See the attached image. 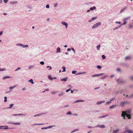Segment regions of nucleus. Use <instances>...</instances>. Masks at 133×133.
Returning a JSON list of instances; mask_svg holds the SVG:
<instances>
[{
    "instance_id": "obj_1",
    "label": "nucleus",
    "mask_w": 133,
    "mask_h": 133,
    "mask_svg": "<svg viewBox=\"0 0 133 133\" xmlns=\"http://www.w3.org/2000/svg\"><path fill=\"white\" fill-rule=\"evenodd\" d=\"M119 79H117V83L119 84H123L126 83V81H125L121 79L119 81Z\"/></svg>"
},
{
    "instance_id": "obj_2",
    "label": "nucleus",
    "mask_w": 133,
    "mask_h": 133,
    "mask_svg": "<svg viewBox=\"0 0 133 133\" xmlns=\"http://www.w3.org/2000/svg\"><path fill=\"white\" fill-rule=\"evenodd\" d=\"M101 24V22H98L96 24H95L92 27V29L95 28L98 26L100 25Z\"/></svg>"
},
{
    "instance_id": "obj_3",
    "label": "nucleus",
    "mask_w": 133,
    "mask_h": 133,
    "mask_svg": "<svg viewBox=\"0 0 133 133\" xmlns=\"http://www.w3.org/2000/svg\"><path fill=\"white\" fill-rule=\"evenodd\" d=\"M61 23L63 25L65 26L66 28L67 29L68 26V24L64 22H62Z\"/></svg>"
},
{
    "instance_id": "obj_4",
    "label": "nucleus",
    "mask_w": 133,
    "mask_h": 133,
    "mask_svg": "<svg viewBox=\"0 0 133 133\" xmlns=\"http://www.w3.org/2000/svg\"><path fill=\"white\" fill-rule=\"evenodd\" d=\"M126 113L124 112L123 111H122V114L121 116L123 117L124 119H126L125 118V116H126Z\"/></svg>"
},
{
    "instance_id": "obj_5",
    "label": "nucleus",
    "mask_w": 133,
    "mask_h": 133,
    "mask_svg": "<svg viewBox=\"0 0 133 133\" xmlns=\"http://www.w3.org/2000/svg\"><path fill=\"white\" fill-rule=\"evenodd\" d=\"M4 127H3V129H14L13 128H9V127L8 126H4Z\"/></svg>"
},
{
    "instance_id": "obj_6",
    "label": "nucleus",
    "mask_w": 133,
    "mask_h": 133,
    "mask_svg": "<svg viewBox=\"0 0 133 133\" xmlns=\"http://www.w3.org/2000/svg\"><path fill=\"white\" fill-rule=\"evenodd\" d=\"M128 103V102H122L120 103V105L122 107H123L124 106V104Z\"/></svg>"
},
{
    "instance_id": "obj_7",
    "label": "nucleus",
    "mask_w": 133,
    "mask_h": 133,
    "mask_svg": "<svg viewBox=\"0 0 133 133\" xmlns=\"http://www.w3.org/2000/svg\"><path fill=\"white\" fill-rule=\"evenodd\" d=\"M128 132V133H133V131L131 130H129L128 131H125L124 133Z\"/></svg>"
},
{
    "instance_id": "obj_8",
    "label": "nucleus",
    "mask_w": 133,
    "mask_h": 133,
    "mask_svg": "<svg viewBox=\"0 0 133 133\" xmlns=\"http://www.w3.org/2000/svg\"><path fill=\"white\" fill-rule=\"evenodd\" d=\"M11 78V77L10 76H6L4 77L2 79H5L6 78Z\"/></svg>"
},
{
    "instance_id": "obj_9",
    "label": "nucleus",
    "mask_w": 133,
    "mask_h": 133,
    "mask_svg": "<svg viewBox=\"0 0 133 133\" xmlns=\"http://www.w3.org/2000/svg\"><path fill=\"white\" fill-rule=\"evenodd\" d=\"M131 56H127L125 57V59L126 60H130L131 59Z\"/></svg>"
},
{
    "instance_id": "obj_10",
    "label": "nucleus",
    "mask_w": 133,
    "mask_h": 133,
    "mask_svg": "<svg viewBox=\"0 0 133 133\" xmlns=\"http://www.w3.org/2000/svg\"><path fill=\"white\" fill-rule=\"evenodd\" d=\"M84 101L81 100H77L75 101L73 103H75L77 102H81Z\"/></svg>"
},
{
    "instance_id": "obj_11",
    "label": "nucleus",
    "mask_w": 133,
    "mask_h": 133,
    "mask_svg": "<svg viewBox=\"0 0 133 133\" xmlns=\"http://www.w3.org/2000/svg\"><path fill=\"white\" fill-rule=\"evenodd\" d=\"M119 130L118 129L116 130H114L112 133H118V132L119 131Z\"/></svg>"
},
{
    "instance_id": "obj_12",
    "label": "nucleus",
    "mask_w": 133,
    "mask_h": 133,
    "mask_svg": "<svg viewBox=\"0 0 133 133\" xmlns=\"http://www.w3.org/2000/svg\"><path fill=\"white\" fill-rule=\"evenodd\" d=\"M96 7L95 6H94L92 7H91L90 8V10H93L94 9H96Z\"/></svg>"
},
{
    "instance_id": "obj_13",
    "label": "nucleus",
    "mask_w": 133,
    "mask_h": 133,
    "mask_svg": "<svg viewBox=\"0 0 133 133\" xmlns=\"http://www.w3.org/2000/svg\"><path fill=\"white\" fill-rule=\"evenodd\" d=\"M104 102H105V101H100V102H98L96 104L97 105L100 104H101L102 103Z\"/></svg>"
},
{
    "instance_id": "obj_14",
    "label": "nucleus",
    "mask_w": 133,
    "mask_h": 133,
    "mask_svg": "<svg viewBox=\"0 0 133 133\" xmlns=\"http://www.w3.org/2000/svg\"><path fill=\"white\" fill-rule=\"evenodd\" d=\"M85 73V72H79V73H77L75 75H81V74H84Z\"/></svg>"
},
{
    "instance_id": "obj_15",
    "label": "nucleus",
    "mask_w": 133,
    "mask_h": 133,
    "mask_svg": "<svg viewBox=\"0 0 133 133\" xmlns=\"http://www.w3.org/2000/svg\"><path fill=\"white\" fill-rule=\"evenodd\" d=\"M67 79H68V78H63V79H61V81H64L65 82L67 81Z\"/></svg>"
},
{
    "instance_id": "obj_16",
    "label": "nucleus",
    "mask_w": 133,
    "mask_h": 133,
    "mask_svg": "<svg viewBox=\"0 0 133 133\" xmlns=\"http://www.w3.org/2000/svg\"><path fill=\"white\" fill-rule=\"evenodd\" d=\"M64 94V92H61L60 94H58V96H63V95Z\"/></svg>"
},
{
    "instance_id": "obj_17",
    "label": "nucleus",
    "mask_w": 133,
    "mask_h": 133,
    "mask_svg": "<svg viewBox=\"0 0 133 133\" xmlns=\"http://www.w3.org/2000/svg\"><path fill=\"white\" fill-rule=\"evenodd\" d=\"M57 51L56 52H61V49L59 47H58L57 48Z\"/></svg>"
},
{
    "instance_id": "obj_18",
    "label": "nucleus",
    "mask_w": 133,
    "mask_h": 133,
    "mask_svg": "<svg viewBox=\"0 0 133 133\" xmlns=\"http://www.w3.org/2000/svg\"><path fill=\"white\" fill-rule=\"evenodd\" d=\"M12 124H13L15 125H19L20 124V123H11Z\"/></svg>"
},
{
    "instance_id": "obj_19",
    "label": "nucleus",
    "mask_w": 133,
    "mask_h": 133,
    "mask_svg": "<svg viewBox=\"0 0 133 133\" xmlns=\"http://www.w3.org/2000/svg\"><path fill=\"white\" fill-rule=\"evenodd\" d=\"M48 78L51 81L53 80V78L50 75H49L48 76Z\"/></svg>"
},
{
    "instance_id": "obj_20",
    "label": "nucleus",
    "mask_w": 133,
    "mask_h": 133,
    "mask_svg": "<svg viewBox=\"0 0 133 133\" xmlns=\"http://www.w3.org/2000/svg\"><path fill=\"white\" fill-rule=\"evenodd\" d=\"M14 105V104H10L9 105H10V107H8L7 108V109H11V108Z\"/></svg>"
},
{
    "instance_id": "obj_21",
    "label": "nucleus",
    "mask_w": 133,
    "mask_h": 133,
    "mask_svg": "<svg viewBox=\"0 0 133 133\" xmlns=\"http://www.w3.org/2000/svg\"><path fill=\"white\" fill-rule=\"evenodd\" d=\"M126 117H127L128 119H130L131 118V116L130 115H128L127 114H126Z\"/></svg>"
},
{
    "instance_id": "obj_22",
    "label": "nucleus",
    "mask_w": 133,
    "mask_h": 133,
    "mask_svg": "<svg viewBox=\"0 0 133 133\" xmlns=\"http://www.w3.org/2000/svg\"><path fill=\"white\" fill-rule=\"evenodd\" d=\"M28 82H30L32 84H34V82L33 81V80L32 79H31L29 81H28Z\"/></svg>"
},
{
    "instance_id": "obj_23",
    "label": "nucleus",
    "mask_w": 133,
    "mask_h": 133,
    "mask_svg": "<svg viewBox=\"0 0 133 133\" xmlns=\"http://www.w3.org/2000/svg\"><path fill=\"white\" fill-rule=\"evenodd\" d=\"M17 3V1H14L13 2H10V4H16Z\"/></svg>"
},
{
    "instance_id": "obj_24",
    "label": "nucleus",
    "mask_w": 133,
    "mask_h": 133,
    "mask_svg": "<svg viewBox=\"0 0 133 133\" xmlns=\"http://www.w3.org/2000/svg\"><path fill=\"white\" fill-rule=\"evenodd\" d=\"M116 106V105H113L109 107V108L110 109H112Z\"/></svg>"
},
{
    "instance_id": "obj_25",
    "label": "nucleus",
    "mask_w": 133,
    "mask_h": 133,
    "mask_svg": "<svg viewBox=\"0 0 133 133\" xmlns=\"http://www.w3.org/2000/svg\"><path fill=\"white\" fill-rule=\"evenodd\" d=\"M100 45L99 44L97 46V48L98 50H99L100 49Z\"/></svg>"
},
{
    "instance_id": "obj_26",
    "label": "nucleus",
    "mask_w": 133,
    "mask_h": 133,
    "mask_svg": "<svg viewBox=\"0 0 133 133\" xmlns=\"http://www.w3.org/2000/svg\"><path fill=\"white\" fill-rule=\"evenodd\" d=\"M127 8V6H126L125 7H124L123 9L122 10L120 11V13H121L124 10L126 9Z\"/></svg>"
},
{
    "instance_id": "obj_27",
    "label": "nucleus",
    "mask_w": 133,
    "mask_h": 133,
    "mask_svg": "<svg viewBox=\"0 0 133 133\" xmlns=\"http://www.w3.org/2000/svg\"><path fill=\"white\" fill-rule=\"evenodd\" d=\"M107 76H108L107 75H106L105 76L102 77L101 78L102 79H105L106 78V77Z\"/></svg>"
},
{
    "instance_id": "obj_28",
    "label": "nucleus",
    "mask_w": 133,
    "mask_h": 133,
    "mask_svg": "<svg viewBox=\"0 0 133 133\" xmlns=\"http://www.w3.org/2000/svg\"><path fill=\"white\" fill-rule=\"evenodd\" d=\"M55 126L53 125H52V126H49L48 127H47V129L48 128H51L53 127H55Z\"/></svg>"
},
{
    "instance_id": "obj_29",
    "label": "nucleus",
    "mask_w": 133,
    "mask_h": 133,
    "mask_svg": "<svg viewBox=\"0 0 133 133\" xmlns=\"http://www.w3.org/2000/svg\"><path fill=\"white\" fill-rule=\"evenodd\" d=\"M78 130V129H74L71 132V133H72L74 132L77 131Z\"/></svg>"
},
{
    "instance_id": "obj_30",
    "label": "nucleus",
    "mask_w": 133,
    "mask_h": 133,
    "mask_svg": "<svg viewBox=\"0 0 133 133\" xmlns=\"http://www.w3.org/2000/svg\"><path fill=\"white\" fill-rule=\"evenodd\" d=\"M105 126L104 125H100V128H105Z\"/></svg>"
},
{
    "instance_id": "obj_31",
    "label": "nucleus",
    "mask_w": 133,
    "mask_h": 133,
    "mask_svg": "<svg viewBox=\"0 0 133 133\" xmlns=\"http://www.w3.org/2000/svg\"><path fill=\"white\" fill-rule=\"evenodd\" d=\"M127 113H128L129 114H130L131 113V112L130 110H129L126 111L125 113H126V114H127Z\"/></svg>"
},
{
    "instance_id": "obj_32",
    "label": "nucleus",
    "mask_w": 133,
    "mask_h": 133,
    "mask_svg": "<svg viewBox=\"0 0 133 133\" xmlns=\"http://www.w3.org/2000/svg\"><path fill=\"white\" fill-rule=\"evenodd\" d=\"M97 67L99 69H101L102 68V67L101 66L99 65L97 66Z\"/></svg>"
},
{
    "instance_id": "obj_33",
    "label": "nucleus",
    "mask_w": 133,
    "mask_h": 133,
    "mask_svg": "<svg viewBox=\"0 0 133 133\" xmlns=\"http://www.w3.org/2000/svg\"><path fill=\"white\" fill-rule=\"evenodd\" d=\"M121 27V25H120L119 26H117V27L115 28V29H114V30H115L116 29H118V28H120Z\"/></svg>"
},
{
    "instance_id": "obj_34",
    "label": "nucleus",
    "mask_w": 133,
    "mask_h": 133,
    "mask_svg": "<svg viewBox=\"0 0 133 133\" xmlns=\"http://www.w3.org/2000/svg\"><path fill=\"white\" fill-rule=\"evenodd\" d=\"M97 18V17L96 16L95 17H93L91 19H92V21H93Z\"/></svg>"
},
{
    "instance_id": "obj_35",
    "label": "nucleus",
    "mask_w": 133,
    "mask_h": 133,
    "mask_svg": "<svg viewBox=\"0 0 133 133\" xmlns=\"http://www.w3.org/2000/svg\"><path fill=\"white\" fill-rule=\"evenodd\" d=\"M62 69H63V70L62 71V72H64L65 71V68L64 66H63L62 68Z\"/></svg>"
},
{
    "instance_id": "obj_36",
    "label": "nucleus",
    "mask_w": 133,
    "mask_h": 133,
    "mask_svg": "<svg viewBox=\"0 0 133 133\" xmlns=\"http://www.w3.org/2000/svg\"><path fill=\"white\" fill-rule=\"evenodd\" d=\"M4 102H6L7 101V97H6V96H5L4 97Z\"/></svg>"
},
{
    "instance_id": "obj_37",
    "label": "nucleus",
    "mask_w": 133,
    "mask_h": 133,
    "mask_svg": "<svg viewBox=\"0 0 133 133\" xmlns=\"http://www.w3.org/2000/svg\"><path fill=\"white\" fill-rule=\"evenodd\" d=\"M23 45V46H22V47L23 48H26V47H28V45Z\"/></svg>"
},
{
    "instance_id": "obj_38",
    "label": "nucleus",
    "mask_w": 133,
    "mask_h": 133,
    "mask_svg": "<svg viewBox=\"0 0 133 133\" xmlns=\"http://www.w3.org/2000/svg\"><path fill=\"white\" fill-rule=\"evenodd\" d=\"M99 74H95L92 75V76L93 77H96V76H99Z\"/></svg>"
},
{
    "instance_id": "obj_39",
    "label": "nucleus",
    "mask_w": 133,
    "mask_h": 133,
    "mask_svg": "<svg viewBox=\"0 0 133 133\" xmlns=\"http://www.w3.org/2000/svg\"><path fill=\"white\" fill-rule=\"evenodd\" d=\"M102 57L103 59H105L106 58L105 56L104 55H102Z\"/></svg>"
},
{
    "instance_id": "obj_40",
    "label": "nucleus",
    "mask_w": 133,
    "mask_h": 133,
    "mask_svg": "<svg viewBox=\"0 0 133 133\" xmlns=\"http://www.w3.org/2000/svg\"><path fill=\"white\" fill-rule=\"evenodd\" d=\"M40 114L35 115L34 116V117H35L37 116H40V115H43V114Z\"/></svg>"
},
{
    "instance_id": "obj_41",
    "label": "nucleus",
    "mask_w": 133,
    "mask_h": 133,
    "mask_svg": "<svg viewBox=\"0 0 133 133\" xmlns=\"http://www.w3.org/2000/svg\"><path fill=\"white\" fill-rule=\"evenodd\" d=\"M16 87L15 86H14L12 87H10L9 88V89L10 90L14 88L15 87Z\"/></svg>"
},
{
    "instance_id": "obj_42",
    "label": "nucleus",
    "mask_w": 133,
    "mask_h": 133,
    "mask_svg": "<svg viewBox=\"0 0 133 133\" xmlns=\"http://www.w3.org/2000/svg\"><path fill=\"white\" fill-rule=\"evenodd\" d=\"M133 97V95H132L130 96H129L128 97V98L129 99H130V98H132V97Z\"/></svg>"
},
{
    "instance_id": "obj_43",
    "label": "nucleus",
    "mask_w": 133,
    "mask_h": 133,
    "mask_svg": "<svg viewBox=\"0 0 133 133\" xmlns=\"http://www.w3.org/2000/svg\"><path fill=\"white\" fill-rule=\"evenodd\" d=\"M126 23V21H125L123 24H121V25H121V26L124 25H125V24Z\"/></svg>"
},
{
    "instance_id": "obj_44",
    "label": "nucleus",
    "mask_w": 133,
    "mask_h": 133,
    "mask_svg": "<svg viewBox=\"0 0 133 133\" xmlns=\"http://www.w3.org/2000/svg\"><path fill=\"white\" fill-rule=\"evenodd\" d=\"M46 67L47 68H49V70H50V69H52V68H51V66H46Z\"/></svg>"
},
{
    "instance_id": "obj_45",
    "label": "nucleus",
    "mask_w": 133,
    "mask_h": 133,
    "mask_svg": "<svg viewBox=\"0 0 133 133\" xmlns=\"http://www.w3.org/2000/svg\"><path fill=\"white\" fill-rule=\"evenodd\" d=\"M71 113L70 111H69L68 112H67L66 113V114H67V115H71Z\"/></svg>"
},
{
    "instance_id": "obj_46",
    "label": "nucleus",
    "mask_w": 133,
    "mask_h": 133,
    "mask_svg": "<svg viewBox=\"0 0 133 133\" xmlns=\"http://www.w3.org/2000/svg\"><path fill=\"white\" fill-rule=\"evenodd\" d=\"M129 26L130 27L129 28L130 29H131L132 28V25H131V24H129Z\"/></svg>"
},
{
    "instance_id": "obj_47",
    "label": "nucleus",
    "mask_w": 133,
    "mask_h": 133,
    "mask_svg": "<svg viewBox=\"0 0 133 133\" xmlns=\"http://www.w3.org/2000/svg\"><path fill=\"white\" fill-rule=\"evenodd\" d=\"M129 130L128 129V127H125V131H128Z\"/></svg>"
},
{
    "instance_id": "obj_48",
    "label": "nucleus",
    "mask_w": 133,
    "mask_h": 133,
    "mask_svg": "<svg viewBox=\"0 0 133 133\" xmlns=\"http://www.w3.org/2000/svg\"><path fill=\"white\" fill-rule=\"evenodd\" d=\"M108 116V115H105V116H100V117H99V118H103V117H104L106 116Z\"/></svg>"
},
{
    "instance_id": "obj_49",
    "label": "nucleus",
    "mask_w": 133,
    "mask_h": 133,
    "mask_svg": "<svg viewBox=\"0 0 133 133\" xmlns=\"http://www.w3.org/2000/svg\"><path fill=\"white\" fill-rule=\"evenodd\" d=\"M5 70V68H3L2 69H0V71H4Z\"/></svg>"
},
{
    "instance_id": "obj_50",
    "label": "nucleus",
    "mask_w": 133,
    "mask_h": 133,
    "mask_svg": "<svg viewBox=\"0 0 133 133\" xmlns=\"http://www.w3.org/2000/svg\"><path fill=\"white\" fill-rule=\"evenodd\" d=\"M46 7L47 8H49V5L48 4H47L46 6Z\"/></svg>"
},
{
    "instance_id": "obj_51",
    "label": "nucleus",
    "mask_w": 133,
    "mask_h": 133,
    "mask_svg": "<svg viewBox=\"0 0 133 133\" xmlns=\"http://www.w3.org/2000/svg\"><path fill=\"white\" fill-rule=\"evenodd\" d=\"M40 63L42 65H43L44 64V62L43 61H41L40 62Z\"/></svg>"
},
{
    "instance_id": "obj_52",
    "label": "nucleus",
    "mask_w": 133,
    "mask_h": 133,
    "mask_svg": "<svg viewBox=\"0 0 133 133\" xmlns=\"http://www.w3.org/2000/svg\"><path fill=\"white\" fill-rule=\"evenodd\" d=\"M117 71L118 72L121 71V70L119 68H118L117 69Z\"/></svg>"
},
{
    "instance_id": "obj_53",
    "label": "nucleus",
    "mask_w": 133,
    "mask_h": 133,
    "mask_svg": "<svg viewBox=\"0 0 133 133\" xmlns=\"http://www.w3.org/2000/svg\"><path fill=\"white\" fill-rule=\"evenodd\" d=\"M130 18V17H128L126 18H125L124 19V20H127L128 19H129Z\"/></svg>"
},
{
    "instance_id": "obj_54",
    "label": "nucleus",
    "mask_w": 133,
    "mask_h": 133,
    "mask_svg": "<svg viewBox=\"0 0 133 133\" xmlns=\"http://www.w3.org/2000/svg\"><path fill=\"white\" fill-rule=\"evenodd\" d=\"M76 72V71H75L73 70V71L72 72L73 74H75Z\"/></svg>"
},
{
    "instance_id": "obj_55",
    "label": "nucleus",
    "mask_w": 133,
    "mask_h": 133,
    "mask_svg": "<svg viewBox=\"0 0 133 133\" xmlns=\"http://www.w3.org/2000/svg\"><path fill=\"white\" fill-rule=\"evenodd\" d=\"M71 90V89L70 88V89H69L68 90H66V92H68L69 91H70V90Z\"/></svg>"
},
{
    "instance_id": "obj_56",
    "label": "nucleus",
    "mask_w": 133,
    "mask_h": 133,
    "mask_svg": "<svg viewBox=\"0 0 133 133\" xmlns=\"http://www.w3.org/2000/svg\"><path fill=\"white\" fill-rule=\"evenodd\" d=\"M20 69H21V68L18 67L15 70V71H17L18 70H19Z\"/></svg>"
},
{
    "instance_id": "obj_57",
    "label": "nucleus",
    "mask_w": 133,
    "mask_h": 133,
    "mask_svg": "<svg viewBox=\"0 0 133 133\" xmlns=\"http://www.w3.org/2000/svg\"><path fill=\"white\" fill-rule=\"evenodd\" d=\"M18 45H19V46H23V44H18Z\"/></svg>"
},
{
    "instance_id": "obj_58",
    "label": "nucleus",
    "mask_w": 133,
    "mask_h": 133,
    "mask_svg": "<svg viewBox=\"0 0 133 133\" xmlns=\"http://www.w3.org/2000/svg\"><path fill=\"white\" fill-rule=\"evenodd\" d=\"M8 0H4V2L5 3H6L7 2H8Z\"/></svg>"
},
{
    "instance_id": "obj_59",
    "label": "nucleus",
    "mask_w": 133,
    "mask_h": 133,
    "mask_svg": "<svg viewBox=\"0 0 133 133\" xmlns=\"http://www.w3.org/2000/svg\"><path fill=\"white\" fill-rule=\"evenodd\" d=\"M47 129V128L46 127L42 128H41V129L42 130H43V129Z\"/></svg>"
},
{
    "instance_id": "obj_60",
    "label": "nucleus",
    "mask_w": 133,
    "mask_h": 133,
    "mask_svg": "<svg viewBox=\"0 0 133 133\" xmlns=\"http://www.w3.org/2000/svg\"><path fill=\"white\" fill-rule=\"evenodd\" d=\"M115 99V98L114 97H113L110 100V101L111 102V101H112L114 99Z\"/></svg>"
},
{
    "instance_id": "obj_61",
    "label": "nucleus",
    "mask_w": 133,
    "mask_h": 133,
    "mask_svg": "<svg viewBox=\"0 0 133 133\" xmlns=\"http://www.w3.org/2000/svg\"><path fill=\"white\" fill-rule=\"evenodd\" d=\"M4 127V126H1L0 125V129H3V127Z\"/></svg>"
},
{
    "instance_id": "obj_62",
    "label": "nucleus",
    "mask_w": 133,
    "mask_h": 133,
    "mask_svg": "<svg viewBox=\"0 0 133 133\" xmlns=\"http://www.w3.org/2000/svg\"><path fill=\"white\" fill-rule=\"evenodd\" d=\"M111 101H110L109 102H108L107 103V104H108L110 103H111Z\"/></svg>"
},
{
    "instance_id": "obj_63",
    "label": "nucleus",
    "mask_w": 133,
    "mask_h": 133,
    "mask_svg": "<svg viewBox=\"0 0 133 133\" xmlns=\"http://www.w3.org/2000/svg\"><path fill=\"white\" fill-rule=\"evenodd\" d=\"M68 87H70V88H72V87L70 85H68Z\"/></svg>"
},
{
    "instance_id": "obj_64",
    "label": "nucleus",
    "mask_w": 133,
    "mask_h": 133,
    "mask_svg": "<svg viewBox=\"0 0 133 133\" xmlns=\"http://www.w3.org/2000/svg\"><path fill=\"white\" fill-rule=\"evenodd\" d=\"M57 5H58V4L57 3L55 4L54 5V6L55 7H56L57 6Z\"/></svg>"
}]
</instances>
